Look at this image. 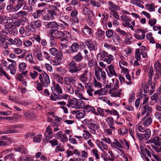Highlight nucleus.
Segmentation results:
<instances>
[{
    "instance_id": "1",
    "label": "nucleus",
    "mask_w": 161,
    "mask_h": 161,
    "mask_svg": "<svg viewBox=\"0 0 161 161\" xmlns=\"http://www.w3.org/2000/svg\"><path fill=\"white\" fill-rule=\"evenodd\" d=\"M84 67L82 64H79L78 65L74 61L70 62L68 66L69 72L72 74L76 73L80 71Z\"/></svg>"
},
{
    "instance_id": "2",
    "label": "nucleus",
    "mask_w": 161,
    "mask_h": 161,
    "mask_svg": "<svg viewBox=\"0 0 161 161\" xmlns=\"http://www.w3.org/2000/svg\"><path fill=\"white\" fill-rule=\"evenodd\" d=\"M84 106V103L83 101L80 100H78L76 98H74L72 99L68 100V104L67 106L68 107H71L76 109H79L83 108Z\"/></svg>"
},
{
    "instance_id": "3",
    "label": "nucleus",
    "mask_w": 161,
    "mask_h": 161,
    "mask_svg": "<svg viewBox=\"0 0 161 161\" xmlns=\"http://www.w3.org/2000/svg\"><path fill=\"white\" fill-rule=\"evenodd\" d=\"M51 35L50 39L52 40H53L54 38H58L61 37H66V36L67 34H69V33L67 32H63L60 31L57 29L52 30L50 31Z\"/></svg>"
},
{
    "instance_id": "4",
    "label": "nucleus",
    "mask_w": 161,
    "mask_h": 161,
    "mask_svg": "<svg viewBox=\"0 0 161 161\" xmlns=\"http://www.w3.org/2000/svg\"><path fill=\"white\" fill-rule=\"evenodd\" d=\"M39 79L40 83L42 84V86L45 87H47L50 83V80L48 75L46 73H42V75L39 74Z\"/></svg>"
},
{
    "instance_id": "5",
    "label": "nucleus",
    "mask_w": 161,
    "mask_h": 161,
    "mask_svg": "<svg viewBox=\"0 0 161 161\" xmlns=\"http://www.w3.org/2000/svg\"><path fill=\"white\" fill-rule=\"evenodd\" d=\"M22 125H21L17 124L15 125H14L10 126L9 128L7 130L4 131H1L0 134H13L19 132V131L17 130H15L16 128H21Z\"/></svg>"
},
{
    "instance_id": "6",
    "label": "nucleus",
    "mask_w": 161,
    "mask_h": 161,
    "mask_svg": "<svg viewBox=\"0 0 161 161\" xmlns=\"http://www.w3.org/2000/svg\"><path fill=\"white\" fill-rule=\"evenodd\" d=\"M13 20L11 18L6 15H0V24L11 25Z\"/></svg>"
},
{
    "instance_id": "7",
    "label": "nucleus",
    "mask_w": 161,
    "mask_h": 161,
    "mask_svg": "<svg viewBox=\"0 0 161 161\" xmlns=\"http://www.w3.org/2000/svg\"><path fill=\"white\" fill-rule=\"evenodd\" d=\"M51 89L53 94L55 98L59 95L61 94L62 93V90L60 86L58 84H57L54 88L51 87Z\"/></svg>"
},
{
    "instance_id": "8",
    "label": "nucleus",
    "mask_w": 161,
    "mask_h": 161,
    "mask_svg": "<svg viewBox=\"0 0 161 161\" xmlns=\"http://www.w3.org/2000/svg\"><path fill=\"white\" fill-rule=\"evenodd\" d=\"M85 43L90 51L97 50V45L94 43L91 40H86L85 41Z\"/></svg>"
},
{
    "instance_id": "9",
    "label": "nucleus",
    "mask_w": 161,
    "mask_h": 161,
    "mask_svg": "<svg viewBox=\"0 0 161 161\" xmlns=\"http://www.w3.org/2000/svg\"><path fill=\"white\" fill-rule=\"evenodd\" d=\"M79 49V45L76 42L74 43L70 47V49L67 50L65 51L66 53H75L78 51Z\"/></svg>"
},
{
    "instance_id": "10",
    "label": "nucleus",
    "mask_w": 161,
    "mask_h": 161,
    "mask_svg": "<svg viewBox=\"0 0 161 161\" xmlns=\"http://www.w3.org/2000/svg\"><path fill=\"white\" fill-rule=\"evenodd\" d=\"M71 113L73 114H75L77 119L83 118L86 114V112L83 110H73L71 111Z\"/></svg>"
},
{
    "instance_id": "11",
    "label": "nucleus",
    "mask_w": 161,
    "mask_h": 161,
    "mask_svg": "<svg viewBox=\"0 0 161 161\" xmlns=\"http://www.w3.org/2000/svg\"><path fill=\"white\" fill-rule=\"evenodd\" d=\"M76 82V80L71 76L67 77L64 79V83L67 86L71 85V84H75Z\"/></svg>"
},
{
    "instance_id": "12",
    "label": "nucleus",
    "mask_w": 161,
    "mask_h": 161,
    "mask_svg": "<svg viewBox=\"0 0 161 161\" xmlns=\"http://www.w3.org/2000/svg\"><path fill=\"white\" fill-rule=\"evenodd\" d=\"M49 11H47V13L45 14L43 17V19L45 20H48L49 19L53 20L54 18V16L57 14Z\"/></svg>"
},
{
    "instance_id": "13",
    "label": "nucleus",
    "mask_w": 161,
    "mask_h": 161,
    "mask_svg": "<svg viewBox=\"0 0 161 161\" xmlns=\"http://www.w3.org/2000/svg\"><path fill=\"white\" fill-rule=\"evenodd\" d=\"M45 25L47 29L51 28L52 30H53L54 28L58 29L59 26L58 24L55 21L49 22L45 24Z\"/></svg>"
},
{
    "instance_id": "14",
    "label": "nucleus",
    "mask_w": 161,
    "mask_h": 161,
    "mask_svg": "<svg viewBox=\"0 0 161 161\" xmlns=\"http://www.w3.org/2000/svg\"><path fill=\"white\" fill-rule=\"evenodd\" d=\"M88 71L86 69H85L83 71V74H81L79 76V80L83 82H86L88 80V78L87 77V73Z\"/></svg>"
},
{
    "instance_id": "15",
    "label": "nucleus",
    "mask_w": 161,
    "mask_h": 161,
    "mask_svg": "<svg viewBox=\"0 0 161 161\" xmlns=\"http://www.w3.org/2000/svg\"><path fill=\"white\" fill-rule=\"evenodd\" d=\"M84 107V109L86 110L87 112H92L96 115H97V112H96L95 111V108L89 105H86L85 106L84 105V106L83 107Z\"/></svg>"
},
{
    "instance_id": "16",
    "label": "nucleus",
    "mask_w": 161,
    "mask_h": 161,
    "mask_svg": "<svg viewBox=\"0 0 161 161\" xmlns=\"http://www.w3.org/2000/svg\"><path fill=\"white\" fill-rule=\"evenodd\" d=\"M53 134V131L52 128L50 125H48L47 128L44 133L45 136H48L49 139H51L53 136L52 135Z\"/></svg>"
},
{
    "instance_id": "17",
    "label": "nucleus",
    "mask_w": 161,
    "mask_h": 161,
    "mask_svg": "<svg viewBox=\"0 0 161 161\" xmlns=\"http://www.w3.org/2000/svg\"><path fill=\"white\" fill-rule=\"evenodd\" d=\"M31 24L35 29V28H38L41 26L42 21L40 20L34 21L31 22Z\"/></svg>"
},
{
    "instance_id": "18",
    "label": "nucleus",
    "mask_w": 161,
    "mask_h": 161,
    "mask_svg": "<svg viewBox=\"0 0 161 161\" xmlns=\"http://www.w3.org/2000/svg\"><path fill=\"white\" fill-rule=\"evenodd\" d=\"M109 54L104 50H101L100 53L98 54L97 57L99 58L101 60H103L104 58L107 57Z\"/></svg>"
},
{
    "instance_id": "19",
    "label": "nucleus",
    "mask_w": 161,
    "mask_h": 161,
    "mask_svg": "<svg viewBox=\"0 0 161 161\" xmlns=\"http://www.w3.org/2000/svg\"><path fill=\"white\" fill-rule=\"evenodd\" d=\"M117 90L111 89L110 92L112 96L114 97H120V95L122 94L121 92V89H120L118 91H116Z\"/></svg>"
},
{
    "instance_id": "20",
    "label": "nucleus",
    "mask_w": 161,
    "mask_h": 161,
    "mask_svg": "<svg viewBox=\"0 0 161 161\" xmlns=\"http://www.w3.org/2000/svg\"><path fill=\"white\" fill-rule=\"evenodd\" d=\"M83 58L81 53L79 52L73 57V59L75 61V62H80L82 60Z\"/></svg>"
},
{
    "instance_id": "21",
    "label": "nucleus",
    "mask_w": 161,
    "mask_h": 161,
    "mask_svg": "<svg viewBox=\"0 0 161 161\" xmlns=\"http://www.w3.org/2000/svg\"><path fill=\"white\" fill-rule=\"evenodd\" d=\"M0 42L3 48L5 49L8 48V43L6 42L5 38L3 37H0Z\"/></svg>"
},
{
    "instance_id": "22",
    "label": "nucleus",
    "mask_w": 161,
    "mask_h": 161,
    "mask_svg": "<svg viewBox=\"0 0 161 161\" xmlns=\"http://www.w3.org/2000/svg\"><path fill=\"white\" fill-rule=\"evenodd\" d=\"M143 120H144L143 125L145 126H147L150 125L152 122V119L151 117H148L147 118L144 117Z\"/></svg>"
},
{
    "instance_id": "23",
    "label": "nucleus",
    "mask_w": 161,
    "mask_h": 161,
    "mask_svg": "<svg viewBox=\"0 0 161 161\" xmlns=\"http://www.w3.org/2000/svg\"><path fill=\"white\" fill-rule=\"evenodd\" d=\"M45 11L44 9L38 10L33 14L32 16L34 19H37L40 16V15Z\"/></svg>"
},
{
    "instance_id": "24",
    "label": "nucleus",
    "mask_w": 161,
    "mask_h": 161,
    "mask_svg": "<svg viewBox=\"0 0 161 161\" xmlns=\"http://www.w3.org/2000/svg\"><path fill=\"white\" fill-rule=\"evenodd\" d=\"M25 116L27 118L30 119H35L36 118V115L32 112H28L24 114Z\"/></svg>"
},
{
    "instance_id": "25",
    "label": "nucleus",
    "mask_w": 161,
    "mask_h": 161,
    "mask_svg": "<svg viewBox=\"0 0 161 161\" xmlns=\"http://www.w3.org/2000/svg\"><path fill=\"white\" fill-rule=\"evenodd\" d=\"M18 4L15 7V10L16 12L19 10L23 5L25 4V2L24 0H18Z\"/></svg>"
},
{
    "instance_id": "26",
    "label": "nucleus",
    "mask_w": 161,
    "mask_h": 161,
    "mask_svg": "<svg viewBox=\"0 0 161 161\" xmlns=\"http://www.w3.org/2000/svg\"><path fill=\"white\" fill-rule=\"evenodd\" d=\"M107 91L104 89L101 88L100 90H98L95 91L94 93V95H103L106 94Z\"/></svg>"
},
{
    "instance_id": "27",
    "label": "nucleus",
    "mask_w": 161,
    "mask_h": 161,
    "mask_svg": "<svg viewBox=\"0 0 161 161\" xmlns=\"http://www.w3.org/2000/svg\"><path fill=\"white\" fill-rule=\"evenodd\" d=\"M128 132V130L125 126H123L122 128H120L118 130V133L120 135H125Z\"/></svg>"
},
{
    "instance_id": "28",
    "label": "nucleus",
    "mask_w": 161,
    "mask_h": 161,
    "mask_svg": "<svg viewBox=\"0 0 161 161\" xmlns=\"http://www.w3.org/2000/svg\"><path fill=\"white\" fill-rule=\"evenodd\" d=\"M12 25H4V27L5 28L4 29H2L1 31V32L5 33L7 34H9L10 27H12Z\"/></svg>"
},
{
    "instance_id": "29",
    "label": "nucleus",
    "mask_w": 161,
    "mask_h": 161,
    "mask_svg": "<svg viewBox=\"0 0 161 161\" xmlns=\"http://www.w3.org/2000/svg\"><path fill=\"white\" fill-rule=\"evenodd\" d=\"M25 59L31 64H36L35 62L33 60L32 55L31 53H29L26 55Z\"/></svg>"
},
{
    "instance_id": "30",
    "label": "nucleus",
    "mask_w": 161,
    "mask_h": 161,
    "mask_svg": "<svg viewBox=\"0 0 161 161\" xmlns=\"http://www.w3.org/2000/svg\"><path fill=\"white\" fill-rule=\"evenodd\" d=\"M75 93L76 96L79 98L84 100H87V99L86 98L84 97L81 91L76 90L75 91Z\"/></svg>"
},
{
    "instance_id": "31",
    "label": "nucleus",
    "mask_w": 161,
    "mask_h": 161,
    "mask_svg": "<svg viewBox=\"0 0 161 161\" xmlns=\"http://www.w3.org/2000/svg\"><path fill=\"white\" fill-rule=\"evenodd\" d=\"M110 73L112 75H114L116 76H117V75L116 73L114 67L113 65L111 64L108 67Z\"/></svg>"
},
{
    "instance_id": "32",
    "label": "nucleus",
    "mask_w": 161,
    "mask_h": 161,
    "mask_svg": "<svg viewBox=\"0 0 161 161\" xmlns=\"http://www.w3.org/2000/svg\"><path fill=\"white\" fill-rule=\"evenodd\" d=\"M97 71H98L101 73V76L103 80H105L106 77L105 72L104 71H102V69L99 66L97 68Z\"/></svg>"
},
{
    "instance_id": "33",
    "label": "nucleus",
    "mask_w": 161,
    "mask_h": 161,
    "mask_svg": "<svg viewBox=\"0 0 161 161\" xmlns=\"http://www.w3.org/2000/svg\"><path fill=\"white\" fill-rule=\"evenodd\" d=\"M50 10H49L57 14V12H58L59 9L57 6L55 5H51L49 7Z\"/></svg>"
},
{
    "instance_id": "34",
    "label": "nucleus",
    "mask_w": 161,
    "mask_h": 161,
    "mask_svg": "<svg viewBox=\"0 0 161 161\" xmlns=\"http://www.w3.org/2000/svg\"><path fill=\"white\" fill-rule=\"evenodd\" d=\"M82 11L83 14L87 15H89L91 13L89 8L86 5L82 7Z\"/></svg>"
},
{
    "instance_id": "35",
    "label": "nucleus",
    "mask_w": 161,
    "mask_h": 161,
    "mask_svg": "<svg viewBox=\"0 0 161 161\" xmlns=\"http://www.w3.org/2000/svg\"><path fill=\"white\" fill-rule=\"evenodd\" d=\"M154 67L155 71H159L161 73V64L159 61H157L155 62Z\"/></svg>"
},
{
    "instance_id": "36",
    "label": "nucleus",
    "mask_w": 161,
    "mask_h": 161,
    "mask_svg": "<svg viewBox=\"0 0 161 161\" xmlns=\"http://www.w3.org/2000/svg\"><path fill=\"white\" fill-rule=\"evenodd\" d=\"M114 82V79H109L107 81L106 86L104 89L108 90L113 85Z\"/></svg>"
},
{
    "instance_id": "37",
    "label": "nucleus",
    "mask_w": 161,
    "mask_h": 161,
    "mask_svg": "<svg viewBox=\"0 0 161 161\" xmlns=\"http://www.w3.org/2000/svg\"><path fill=\"white\" fill-rule=\"evenodd\" d=\"M91 5L94 7H99L101 6V3L95 0H90Z\"/></svg>"
},
{
    "instance_id": "38",
    "label": "nucleus",
    "mask_w": 161,
    "mask_h": 161,
    "mask_svg": "<svg viewBox=\"0 0 161 161\" xmlns=\"http://www.w3.org/2000/svg\"><path fill=\"white\" fill-rule=\"evenodd\" d=\"M27 67V64L24 62L20 63L19 65V68L20 71L23 72L26 69Z\"/></svg>"
},
{
    "instance_id": "39",
    "label": "nucleus",
    "mask_w": 161,
    "mask_h": 161,
    "mask_svg": "<svg viewBox=\"0 0 161 161\" xmlns=\"http://www.w3.org/2000/svg\"><path fill=\"white\" fill-rule=\"evenodd\" d=\"M151 135V130L149 129H147L145 131L144 135V137L146 140H148L150 137Z\"/></svg>"
},
{
    "instance_id": "40",
    "label": "nucleus",
    "mask_w": 161,
    "mask_h": 161,
    "mask_svg": "<svg viewBox=\"0 0 161 161\" xmlns=\"http://www.w3.org/2000/svg\"><path fill=\"white\" fill-rule=\"evenodd\" d=\"M3 75L5 76L8 79H10V78L9 76L7 74L6 71L3 69V68L2 67L0 69V75L2 76Z\"/></svg>"
},
{
    "instance_id": "41",
    "label": "nucleus",
    "mask_w": 161,
    "mask_h": 161,
    "mask_svg": "<svg viewBox=\"0 0 161 161\" xmlns=\"http://www.w3.org/2000/svg\"><path fill=\"white\" fill-rule=\"evenodd\" d=\"M12 4L8 5L6 7L7 10L9 12H16V11L14 9L15 7H14Z\"/></svg>"
},
{
    "instance_id": "42",
    "label": "nucleus",
    "mask_w": 161,
    "mask_h": 161,
    "mask_svg": "<svg viewBox=\"0 0 161 161\" xmlns=\"http://www.w3.org/2000/svg\"><path fill=\"white\" fill-rule=\"evenodd\" d=\"M65 90L69 93L73 94L74 92V88L72 85L67 86L65 87Z\"/></svg>"
},
{
    "instance_id": "43",
    "label": "nucleus",
    "mask_w": 161,
    "mask_h": 161,
    "mask_svg": "<svg viewBox=\"0 0 161 161\" xmlns=\"http://www.w3.org/2000/svg\"><path fill=\"white\" fill-rule=\"evenodd\" d=\"M89 128L95 130L98 129L99 127L98 125L92 123L91 122L89 126H88Z\"/></svg>"
},
{
    "instance_id": "44",
    "label": "nucleus",
    "mask_w": 161,
    "mask_h": 161,
    "mask_svg": "<svg viewBox=\"0 0 161 161\" xmlns=\"http://www.w3.org/2000/svg\"><path fill=\"white\" fill-rule=\"evenodd\" d=\"M50 52L53 56H56L58 54V52L57 49L54 47L51 48L50 49Z\"/></svg>"
},
{
    "instance_id": "45",
    "label": "nucleus",
    "mask_w": 161,
    "mask_h": 161,
    "mask_svg": "<svg viewBox=\"0 0 161 161\" xmlns=\"http://www.w3.org/2000/svg\"><path fill=\"white\" fill-rule=\"evenodd\" d=\"M120 18L122 21L131 22V19L126 15H122L120 16Z\"/></svg>"
},
{
    "instance_id": "46",
    "label": "nucleus",
    "mask_w": 161,
    "mask_h": 161,
    "mask_svg": "<svg viewBox=\"0 0 161 161\" xmlns=\"http://www.w3.org/2000/svg\"><path fill=\"white\" fill-rule=\"evenodd\" d=\"M42 138V136L41 135H38L33 138V141L36 142H39L41 141Z\"/></svg>"
},
{
    "instance_id": "47",
    "label": "nucleus",
    "mask_w": 161,
    "mask_h": 161,
    "mask_svg": "<svg viewBox=\"0 0 161 161\" xmlns=\"http://www.w3.org/2000/svg\"><path fill=\"white\" fill-rule=\"evenodd\" d=\"M113 40L114 42L117 41L118 42H119L120 40V38L116 33H114L112 36Z\"/></svg>"
},
{
    "instance_id": "48",
    "label": "nucleus",
    "mask_w": 161,
    "mask_h": 161,
    "mask_svg": "<svg viewBox=\"0 0 161 161\" xmlns=\"http://www.w3.org/2000/svg\"><path fill=\"white\" fill-rule=\"evenodd\" d=\"M144 110L145 112H151L153 111V109L151 107H149L148 104H145L143 106Z\"/></svg>"
},
{
    "instance_id": "49",
    "label": "nucleus",
    "mask_w": 161,
    "mask_h": 161,
    "mask_svg": "<svg viewBox=\"0 0 161 161\" xmlns=\"http://www.w3.org/2000/svg\"><path fill=\"white\" fill-rule=\"evenodd\" d=\"M19 152L22 153L26 154L27 151L26 149L22 145L19 146Z\"/></svg>"
},
{
    "instance_id": "50",
    "label": "nucleus",
    "mask_w": 161,
    "mask_h": 161,
    "mask_svg": "<svg viewBox=\"0 0 161 161\" xmlns=\"http://www.w3.org/2000/svg\"><path fill=\"white\" fill-rule=\"evenodd\" d=\"M22 42L21 40L18 38H14V44L18 47H20L22 45Z\"/></svg>"
},
{
    "instance_id": "51",
    "label": "nucleus",
    "mask_w": 161,
    "mask_h": 161,
    "mask_svg": "<svg viewBox=\"0 0 161 161\" xmlns=\"http://www.w3.org/2000/svg\"><path fill=\"white\" fill-rule=\"evenodd\" d=\"M14 158V154L13 153L9 154L8 155L4 157V159L5 161L9 160L10 161L12 160Z\"/></svg>"
},
{
    "instance_id": "52",
    "label": "nucleus",
    "mask_w": 161,
    "mask_h": 161,
    "mask_svg": "<svg viewBox=\"0 0 161 161\" xmlns=\"http://www.w3.org/2000/svg\"><path fill=\"white\" fill-rule=\"evenodd\" d=\"M106 121L109 126H112L114 124V119L113 118L109 117L106 119Z\"/></svg>"
},
{
    "instance_id": "53",
    "label": "nucleus",
    "mask_w": 161,
    "mask_h": 161,
    "mask_svg": "<svg viewBox=\"0 0 161 161\" xmlns=\"http://www.w3.org/2000/svg\"><path fill=\"white\" fill-rule=\"evenodd\" d=\"M113 30L110 29L107 30L106 32V34L107 37L108 38L111 37L113 35Z\"/></svg>"
},
{
    "instance_id": "54",
    "label": "nucleus",
    "mask_w": 161,
    "mask_h": 161,
    "mask_svg": "<svg viewBox=\"0 0 161 161\" xmlns=\"http://www.w3.org/2000/svg\"><path fill=\"white\" fill-rule=\"evenodd\" d=\"M55 78L58 82L61 84H63L64 80L63 78L62 77H61L58 75H57L55 76Z\"/></svg>"
},
{
    "instance_id": "55",
    "label": "nucleus",
    "mask_w": 161,
    "mask_h": 161,
    "mask_svg": "<svg viewBox=\"0 0 161 161\" xmlns=\"http://www.w3.org/2000/svg\"><path fill=\"white\" fill-rule=\"evenodd\" d=\"M83 132H85V133L83 134V137L86 139H88L89 137H90L91 135L88 131H86L85 130H83Z\"/></svg>"
},
{
    "instance_id": "56",
    "label": "nucleus",
    "mask_w": 161,
    "mask_h": 161,
    "mask_svg": "<svg viewBox=\"0 0 161 161\" xmlns=\"http://www.w3.org/2000/svg\"><path fill=\"white\" fill-rule=\"evenodd\" d=\"M97 110L98 113H97V114H98L97 115H100L101 116L103 117L104 110V109L98 107L97 108Z\"/></svg>"
},
{
    "instance_id": "57",
    "label": "nucleus",
    "mask_w": 161,
    "mask_h": 161,
    "mask_svg": "<svg viewBox=\"0 0 161 161\" xmlns=\"http://www.w3.org/2000/svg\"><path fill=\"white\" fill-rule=\"evenodd\" d=\"M69 97V95L67 94H63V95H59L57 97L55 98L57 99H61L63 98L64 99H67Z\"/></svg>"
},
{
    "instance_id": "58",
    "label": "nucleus",
    "mask_w": 161,
    "mask_h": 161,
    "mask_svg": "<svg viewBox=\"0 0 161 161\" xmlns=\"http://www.w3.org/2000/svg\"><path fill=\"white\" fill-rule=\"evenodd\" d=\"M122 24L125 27H127L129 26L131 30H133V27L132 25H131V24L129 23V21H125Z\"/></svg>"
},
{
    "instance_id": "59",
    "label": "nucleus",
    "mask_w": 161,
    "mask_h": 161,
    "mask_svg": "<svg viewBox=\"0 0 161 161\" xmlns=\"http://www.w3.org/2000/svg\"><path fill=\"white\" fill-rule=\"evenodd\" d=\"M97 63L96 61H95L93 60H89L88 63L89 66L91 68L94 65H97Z\"/></svg>"
},
{
    "instance_id": "60",
    "label": "nucleus",
    "mask_w": 161,
    "mask_h": 161,
    "mask_svg": "<svg viewBox=\"0 0 161 161\" xmlns=\"http://www.w3.org/2000/svg\"><path fill=\"white\" fill-rule=\"evenodd\" d=\"M114 142H112V144L114 145L117 147L120 148H123V146L122 145H121L120 143L118 142V141L116 140H114Z\"/></svg>"
},
{
    "instance_id": "61",
    "label": "nucleus",
    "mask_w": 161,
    "mask_h": 161,
    "mask_svg": "<svg viewBox=\"0 0 161 161\" xmlns=\"http://www.w3.org/2000/svg\"><path fill=\"white\" fill-rule=\"evenodd\" d=\"M125 77L129 81H126L125 82V83L127 85H131L132 84V82L131 81V76L129 75V74H126L125 75Z\"/></svg>"
},
{
    "instance_id": "62",
    "label": "nucleus",
    "mask_w": 161,
    "mask_h": 161,
    "mask_svg": "<svg viewBox=\"0 0 161 161\" xmlns=\"http://www.w3.org/2000/svg\"><path fill=\"white\" fill-rule=\"evenodd\" d=\"M101 73L100 72L97 71V69H95V75L97 79L98 80H101L100 74Z\"/></svg>"
},
{
    "instance_id": "63",
    "label": "nucleus",
    "mask_w": 161,
    "mask_h": 161,
    "mask_svg": "<svg viewBox=\"0 0 161 161\" xmlns=\"http://www.w3.org/2000/svg\"><path fill=\"white\" fill-rule=\"evenodd\" d=\"M49 142L52 144V146H54L58 145V141L55 139H53L49 141Z\"/></svg>"
},
{
    "instance_id": "64",
    "label": "nucleus",
    "mask_w": 161,
    "mask_h": 161,
    "mask_svg": "<svg viewBox=\"0 0 161 161\" xmlns=\"http://www.w3.org/2000/svg\"><path fill=\"white\" fill-rule=\"evenodd\" d=\"M23 44L26 47H29L32 45V42L31 41L26 40L24 41Z\"/></svg>"
}]
</instances>
